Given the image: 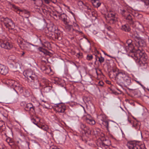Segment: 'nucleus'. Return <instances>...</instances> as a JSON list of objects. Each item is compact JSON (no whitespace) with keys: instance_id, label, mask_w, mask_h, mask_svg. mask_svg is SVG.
<instances>
[{"instance_id":"1","label":"nucleus","mask_w":149,"mask_h":149,"mask_svg":"<svg viewBox=\"0 0 149 149\" xmlns=\"http://www.w3.org/2000/svg\"><path fill=\"white\" fill-rule=\"evenodd\" d=\"M125 45V49L127 52L129 53V55L133 58L140 66H147L146 62L148 57L144 51L138 49L134 52L135 48L132 43V40L130 39L127 40Z\"/></svg>"},{"instance_id":"2","label":"nucleus","mask_w":149,"mask_h":149,"mask_svg":"<svg viewBox=\"0 0 149 149\" xmlns=\"http://www.w3.org/2000/svg\"><path fill=\"white\" fill-rule=\"evenodd\" d=\"M115 79L117 84L121 86H124L127 87L131 84V77L123 71L118 70L116 74Z\"/></svg>"},{"instance_id":"3","label":"nucleus","mask_w":149,"mask_h":149,"mask_svg":"<svg viewBox=\"0 0 149 149\" xmlns=\"http://www.w3.org/2000/svg\"><path fill=\"white\" fill-rule=\"evenodd\" d=\"M60 19L63 21L65 29L67 31L70 32L77 33L78 31L74 29L70 20L67 18L66 15L63 13L60 15Z\"/></svg>"},{"instance_id":"4","label":"nucleus","mask_w":149,"mask_h":149,"mask_svg":"<svg viewBox=\"0 0 149 149\" xmlns=\"http://www.w3.org/2000/svg\"><path fill=\"white\" fill-rule=\"evenodd\" d=\"M23 73L24 76L27 78L29 82H36V84L33 85L35 88H37V86L39 82L37 79V77L34 72L31 69H27L25 70Z\"/></svg>"},{"instance_id":"5","label":"nucleus","mask_w":149,"mask_h":149,"mask_svg":"<svg viewBox=\"0 0 149 149\" xmlns=\"http://www.w3.org/2000/svg\"><path fill=\"white\" fill-rule=\"evenodd\" d=\"M103 123L108 131H109V128L113 131L116 130L118 127V125L113 121H105L103 122Z\"/></svg>"},{"instance_id":"6","label":"nucleus","mask_w":149,"mask_h":149,"mask_svg":"<svg viewBox=\"0 0 149 149\" xmlns=\"http://www.w3.org/2000/svg\"><path fill=\"white\" fill-rule=\"evenodd\" d=\"M1 21L3 22L5 26L9 29H13L15 27V25L13 20L8 17H2Z\"/></svg>"},{"instance_id":"7","label":"nucleus","mask_w":149,"mask_h":149,"mask_svg":"<svg viewBox=\"0 0 149 149\" xmlns=\"http://www.w3.org/2000/svg\"><path fill=\"white\" fill-rule=\"evenodd\" d=\"M127 146L129 149H143L144 148V145L133 141L128 142Z\"/></svg>"},{"instance_id":"8","label":"nucleus","mask_w":149,"mask_h":149,"mask_svg":"<svg viewBox=\"0 0 149 149\" xmlns=\"http://www.w3.org/2000/svg\"><path fill=\"white\" fill-rule=\"evenodd\" d=\"M0 46L2 48L9 50L13 47V45L9 41L0 39Z\"/></svg>"},{"instance_id":"9","label":"nucleus","mask_w":149,"mask_h":149,"mask_svg":"<svg viewBox=\"0 0 149 149\" xmlns=\"http://www.w3.org/2000/svg\"><path fill=\"white\" fill-rule=\"evenodd\" d=\"M84 121L91 125H93L95 124V122L93 118L89 114H87L84 115L83 118Z\"/></svg>"},{"instance_id":"10","label":"nucleus","mask_w":149,"mask_h":149,"mask_svg":"<svg viewBox=\"0 0 149 149\" xmlns=\"http://www.w3.org/2000/svg\"><path fill=\"white\" fill-rule=\"evenodd\" d=\"M65 107L63 103H58L56 104L55 109L57 112L59 113H63L65 110Z\"/></svg>"},{"instance_id":"11","label":"nucleus","mask_w":149,"mask_h":149,"mask_svg":"<svg viewBox=\"0 0 149 149\" xmlns=\"http://www.w3.org/2000/svg\"><path fill=\"white\" fill-rule=\"evenodd\" d=\"M45 62L44 61H42V65L41 66V70L45 73L49 74L51 72V68L47 67L45 65Z\"/></svg>"},{"instance_id":"12","label":"nucleus","mask_w":149,"mask_h":149,"mask_svg":"<svg viewBox=\"0 0 149 149\" xmlns=\"http://www.w3.org/2000/svg\"><path fill=\"white\" fill-rule=\"evenodd\" d=\"M9 72V68L8 67L3 65L0 64V74L3 75H6Z\"/></svg>"},{"instance_id":"13","label":"nucleus","mask_w":149,"mask_h":149,"mask_svg":"<svg viewBox=\"0 0 149 149\" xmlns=\"http://www.w3.org/2000/svg\"><path fill=\"white\" fill-rule=\"evenodd\" d=\"M127 21L129 23L130 25H132L133 27L134 26V22L133 20V17L132 15L130 14L128 16L125 17Z\"/></svg>"},{"instance_id":"14","label":"nucleus","mask_w":149,"mask_h":149,"mask_svg":"<svg viewBox=\"0 0 149 149\" xmlns=\"http://www.w3.org/2000/svg\"><path fill=\"white\" fill-rule=\"evenodd\" d=\"M79 126L81 130H84L88 134H91V131L90 130L89 128L86 126L85 124L82 123H81L80 124Z\"/></svg>"},{"instance_id":"15","label":"nucleus","mask_w":149,"mask_h":149,"mask_svg":"<svg viewBox=\"0 0 149 149\" xmlns=\"http://www.w3.org/2000/svg\"><path fill=\"white\" fill-rule=\"evenodd\" d=\"M25 109L26 111H30L32 113H33L34 111V107L31 103L26 104L25 107Z\"/></svg>"},{"instance_id":"16","label":"nucleus","mask_w":149,"mask_h":149,"mask_svg":"<svg viewBox=\"0 0 149 149\" xmlns=\"http://www.w3.org/2000/svg\"><path fill=\"white\" fill-rule=\"evenodd\" d=\"M24 44L22 47L24 49L27 50L29 51L31 49V45L34 46V45L29 42H27L26 41H24Z\"/></svg>"},{"instance_id":"17","label":"nucleus","mask_w":149,"mask_h":149,"mask_svg":"<svg viewBox=\"0 0 149 149\" xmlns=\"http://www.w3.org/2000/svg\"><path fill=\"white\" fill-rule=\"evenodd\" d=\"M14 88L15 91H18L21 93H22L23 92L24 89L23 87L21 85L18 83L17 82Z\"/></svg>"},{"instance_id":"18","label":"nucleus","mask_w":149,"mask_h":149,"mask_svg":"<svg viewBox=\"0 0 149 149\" xmlns=\"http://www.w3.org/2000/svg\"><path fill=\"white\" fill-rule=\"evenodd\" d=\"M137 43L140 47H145L146 45V40H145L141 38L139 40Z\"/></svg>"},{"instance_id":"19","label":"nucleus","mask_w":149,"mask_h":149,"mask_svg":"<svg viewBox=\"0 0 149 149\" xmlns=\"http://www.w3.org/2000/svg\"><path fill=\"white\" fill-rule=\"evenodd\" d=\"M98 118L99 119V121L100 120L101 121V123L103 125V122L105 121H109L106 120V117L105 115L103 114H101L100 115H99L97 116Z\"/></svg>"},{"instance_id":"20","label":"nucleus","mask_w":149,"mask_h":149,"mask_svg":"<svg viewBox=\"0 0 149 149\" xmlns=\"http://www.w3.org/2000/svg\"><path fill=\"white\" fill-rule=\"evenodd\" d=\"M7 83L9 84L10 86H12L13 88H14L17 83V82L15 81L13 79H9L7 81Z\"/></svg>"},{"instance_id":"21","label":"nucleus","mask_w":149,"mask_h":149,"mask_svg":"<svg viewBox=\"0 0 149 149\" xmlns=\"http://www.w3.org/2000/svg\"><path fill=\"white\" fill-rule=\"evenodd\" d=\"M20 12L22 13V15L24 16L25 15H26V16H24V17L26 18H28L29 16V12L25 10H21L18 9Z\"/></svg>"},{"instance_id":"22","label":"nucleus","mask_w":149,"mask_h":149,"mask_svg":"<svg viewBox=\"0 0 149 149\" xmlns=\"http://www.w3.org/2000/svg\"><path fill=\"white\" fill-rule=\"evenodd\" d=\"M93 6L95 7H98L101 5V3L98 0H91Z\"/></svg>"},{"instance_id":"23","label":"nucleus","mask_w":149,"mask_h":149,"mask_svg":"<svg viewBox=\"0 0 149 149\" xmlns=\"http://www.w3.org/2000/svg\"><path fill=\"white\" fill-rule=\"evenodd\" d=\"M120 13L123 16L125 17L128 16L130 14L126 9H121Z\"/></svg>"},{"instance_id":"24","label":"nucleus","mask_w":149,"mask_h":149,"mask_svg":"<svg viewBox=\"0 0 149 149\" xmlns=\"http://www.w3.org/2000/svg\"><path fill=\"white\" fill-rule=\"evenodd\" d=\"M102 144L103 146H109L111 144V141L109 140H106L102 142Z\"/></svg>"},{"instance_id":"25","label":"nucleus","mask_w":149,"mask_h":149,"mask_svg":"<svg viewBox=\"0 0 149 149\" xmlns=\"http://www.w3.org/2000/svg\"><path fill=\"white\" fill-rule=\"evenodd\" d=\"M17 42L19 45V46L21 47H22V46L24 45V43H23V39L21 37H19L17 39Z\"/></svg>"},{"instance_id":"26","label":"nucleus","mask_w":149,"mask_h":149,"mask_svg":"<svg viewBox=\"0 0 149 149\" xmlns=\"http://www.w3.org/2000/svg\"><path fill=\"white\" fill-rule=\"evenodd\" d=\"M122 29L126 32H129L130 30V29L129 26L126 25H124L122 26Z\"/></svg>"},{"instance_id":"27","label":"nucleus","mask_w":149,"mask_h":149,"mask_svg":"<svg viewBox=\"0 0 149 149\" xmlns=\"http://www.w3.org/2000/svg\"><path fill=\"white\" fill-rule=\"evenodd\" d=\"M115 15V13H109L107 15V17L108 19L109 18V19H108V20H114Z\"/></svg>"},{"instance_id":"28","label":"nucleus","mask_w":149,"mask_h":149,"mask_svg":"<svg viewBox=\"0 0 149 149\" xmlns=\"http://www.w3.org/2000/svg\"><path fill=\"white\" fill-rule=\"evenodd\" d=\"M52 89V87L48 86L45 87L43 88V91L44 93H48Z\"/></svg>"},{"instance_id":"29","label":"nucleus","mask_w":149,"mask_h":149,"mask_svg":"<svg viewBox=\"0 0 149 149\" xmlns=\"http://www.w3.org/2000/svg\"><path fill=\"white\" fill-rule=\"evenodd\" d=\"M38 127L45 131H47L49 129L47 125H39Z\"/></svg>"},{"instance_id":"30","label":"nucleus","mask_w":149,"mask_h":149,"mask_svg":"<svg viewBox=\"0 0 149 149\" xmlns=\"http://www.w3.org/2000/svg\"><path fill=\"white\" fill-rule=\"evenodd\" d=\"M132 126L136 129L139 130V125L137 122H134Z\"/></svg>"},{"instance_id":"31","label":"nucleus","mask_w":149,"mask_h":149,"mask_svg":"<svg viewBox=\"0 0 149 149\" xmlns=\"http://www.w3.org/2000/svg\"><path fill=\"white\" fill-rule=\"evenodd\" d=\"M6 141L8 143H13V140L10 137L7 138L6 139Z\"/></svg>"},{"instance_id":"32","label":"nucleus","mask_w":149,"mask_h":149,"mask_svg":"<svg viewBox=\"0 0 149 149\" xmlns=\"http://www.w3.org/2000/svg\"><path fill=\"white\" fill-rule=\"evenodd\" d=\"M98 58L99 59L98 61L100 63H102L104 62V58L101 56L100 57H98Z\"/></svg>"},{"instance_id":"33","label":"nucleus","mask_w":149,"mask_h":149,"mask_svg":"<svg viewBox=\"0 0 149 149\" xmlns=\"http://www.w3.org/2000/svg\"><path fill=\"white\" fill-rule=\"evenodd\" d=\"M72 25L75 27L74 29H75L77 30V29H79V26L77 24L76 22H74Z\"/></svg>"},{"instance_id":"34","label":"nucleus","mask_w":149,"mask_h":149,"mask_svg":"<svg viewBox=\"0 0 149 149\" xmlns=\"http://www.w3.org/2000/svg\"><path fill=\"white\" fill-rule=\"evenodd\" d=\"M31 120L32 122L37 126L39 125H38V123L36 122V120L34 118H32Z\"/></svg>"},{"instance_id":"35","label":"nucleus","mask_w":149,"mask_h":149,"mask_svg":"<svg viewBox=\"0 0 149 149\" xmlns=\"http://www.w3.org/2000/svg\"><path fill=\"white\" fill-rule=\"evenodd\" d=\"M93 58V56L92 55H88L87 59L88 60H91Z\"/></svg>"},{"instance_id":"36","label":"nucleus","mask_w":149,"mask_h":149,"mask_svg":"<svg viewBox=\"0 0 149 149\" xmlns=\"http://www.w3.org/2000/svg\"><path fill=\"white\" fill-rule=\"evenodd\" d=\"M4 125V122L2 121H0V129Z\"/></svg>"},{"instance_id":"37","label":"nucleus","mask_w":149,"mask_h":149,"mask_svg":"<svg viewBox=\"0 0 149 149\" xmlns=\"http://www.w3.org/2000/svg\"><path fill=\"white\" fill-rule=\"evenodd\" d=\"M78 4L79 6H81L83 5V3L82 1H80L78 2Z\"/></svg>"},{"instance_id":"38","label":"nucleus","mask_w":149,"mask_h":149,"mask_svg":"<svg viewBox=\"0 0 149 149\" xmlns=\"http://www.w3.org/2000/svg\"><path fill=\"white\" fill-rule=\"evenodd\" d=\"M130 90H131L134 91L135 92H136V93H135V94H136V95L139 92V91L138 89H135V90H134L133 89H130Z\"/></svg>"},{"instance_id":"39","label":"nucleus","mask_w":149,"mask_h":149,"mask_svg":"<svg viewBox=\"0 0 149 149\" xmlns=\"http://www.w3.org/2000/svg\"><path fill=\"white\" fill-rule=\"evenodd\" d=\"M118 70H119L118 69H117L116 68H114V69H113L112 71L113 72H116V73H117L118 72Z\"/></svg>"},{"instance_id":"40","label":"nucleus","mask_w":149,"mask_h":149,"mask_svg":"<svg viewBox=\"0 0 149 149\" xmlns=\"http://www.w3.org/2000/svg\"><path fill=\"white\" fill-rule=\"evenodd\" d=\"M38 50L40 52H43L44 49L41 47H39L38 48Z\"/></svg>"},{"instance_id":"41","label":"nucleus","mask_w":149,"mask_h":149,"mask_svg":"<svg viewBox=\"0 0 149 149\" xmlns=\"http://www.w3.org/2000/svg\"><path fill=\"white\" fill-rule=\"evenodd\" d=\"M92 80V79L91 77H90L89 78L88 80V82H89L90 83H91Z\"/></svg>"},{"instance_id":"42","label":"nucleus","mask_w":149,"mask_h":149,"mask_svg":"<svg viewBox=\"0 0 149 149\" xmlns=\"http://www.w3.org/2000/svg\"><path fill=\"white\" fill-rule=\"evenodd\" d=\"M69 12H70V13L73 16L74 18V19H75V14L72 11H69Z\"/></svg>"},{"instance_id":"43","label":"nucleus","mask_w":149,"mask_h":149,"mask_svg":"<svg viewBox=\"0 0 149 149\" xmlns=\"http://www.w3.org/2000/svg\"><path fill=\"white\" fill-rule=\"evenodd\" d=\"M20 3H23L26 0H17Z\"/></svg>"},{"instance_id":"44","label":"nucleus","mask_w":149,"mask_h":149,"mask_svg":"<svg viewBox=\"0 0 149 149\" xmlns=\"http://www.w3.org/2000/svg\"><path fill=\"white\" fill-rule=\"evenodd\" d=\"M45 3L47 4H49V0H44Z\"/></svg>"},{"instance_id":"45","label":"nucleus","mask_w":149,"mask_h":149,"mask_svg":"<svg viewBox=\"0 0 149 149\" xmlns=\"http://www.w3.org/2000/svg\"><path fill=\"white\" fill-rule=\"evenodd\" d=\"M136 82L138 84L140 85L141 86H142V87L143 86L141 84V83L139 81H136Z\"/></svg>"},{"instance_id":"46","label":"nucleus","mask_w":149,"mask_h":149,"mask_svg":"<svg viewBox=\"0 0 149 149\" xmlns=\"http://www.w3.org/2000/svg\"><path fill=\"white\" fill-rule=\"evenodd\" d=\"M26 143L28 145V147L29 148V144H30L29 143L28 141H26Z\"/></svg>"},{"instance_id":"47","label":"nucleus","mask_w":149,"mask_h":149,"mask_svg":"<svg viewBox=\"0 0 149 149\" xmlns=\"http://www.w3.org/2000/svg\"><path fill=\"white\" fill-rule=\"evenodd\" d=\"M87 8V9L88 10V11L89 12H91V9L90 8H89L88 7Z\"/></svg>"},{"instance_id":"48","label":"nucleus","mask_w":149,"mask_h":149,"mask_svg":"<svg viewBox=\"0 0 149 149\" xmlns=\"http://www.w3.org/2000/svg\"><path fill=\"white\" fill-rule=\"evenodd\" d=\"M81 54H82L81 53H78L77 54V55H78L79 56H81Z\"/></svg>"},{"instance_id":"49","label":"nucleus","mask_w":149,"mask_h":149,"mask_svg":"<svg viewBox=\"0 0 149 149\" xmlns=\"http://www.w3.org/2000/svg\"><path fill=\"white\" fill-rule=\"evenodd\" d=\"M64 5L65 6H66L67 8H68V9L70 10V8L69 7L67 6H66L65 5Z\"/></svg>"},{"instance_id":"50","label":"nucleus","mask_w":149,"mask_h":149,"mask_svg":"<svg viewBox=\"0 0 149 149\" xmlns=\"http://www.w3.org/2000/svg\"><path fill=\"white\" fill-rule=\"evenodd\" d=\"M104 54L105 55H107V56H109L110 57H111V56H110L109 55L107 54L106 53H105L104 52Z\"/></svg>"},{"instance_id":"51","label":"nucleus","mask_w":149,"mask_h":149,"mask_svg":"<svg viewBox=\"0 0 149 149\" xmlns=\"http://www.w3.org/2000/svg\"><path fill=\"white\" fill-rule=\"evenodd\" d=\"M0 149H6V148L5 147H3L1 148H0Z\"/></svg>"},{"instance_id":"52","label":"nucleus","mask_w":149,"mask_h":149,"mask_svg":"<svg viewBox=\"0 0 149 149\" xmlns=\"http://www.w3.org/2000/svg\"><path fill=\"white\" fill-rule=\"evenodd\" d=\"M24 54H25V53H24V52H22V56H23L24 55Z\"/></svg>"},{"instance_id":"53","label":"nucleus","mask_w":149,"mask_h":149,"mask_svg":"<svg viewBox=\"0 0 149 149\" xmlns=\"http://www.w3.org/2000/svg\"><path fill=\"white\" fill-rule=\"evenodd\" d=\"M102 84H100V85L102 86L103 85V82H102Z\"/></svg>"},{"instance_id":"54","label":"nucleus","mask_w":149,"mask_h":149,"mask_svg":"<svg viewBox=\"0 0 149 149\" xmlns=\"http://www.w3.org/2000/svg\"><path fill=\"white\" fill-rule=\"evenodd\" d=\"M54 31V29H52V31Z\"/></svg>"},{"instance_id":"55","label":"nucleus","mask_w":149,"mask_h":149,"mask_svg":"<svg viewBox=\"0 0 149 149\" xmlns=\"http://www.w3.org/2000/svg\"><path fill=\"white\" fill-rule=\"evenodd\" d=\"M59 35H60V33H59V34H58V36Z\"/></svg>"},{"instance_id":"56","label":"nucleus","mask_w":149,"mask_h":149,"mask_svg":"<svg viewBox=\"0 0 149 149\" xmlns=\"http://www.w3.org/2000/svg\"><path fill=\"white\" fill-rule=\"evenodd\" d=\"M45 102V103H46V102L45 101V102Z\"/></svg>"},{"instance_id":"57","label":"nucleus","mask_w":149,"mask_h":149,"mask_svg":"<svg viewBox=\"0 0 149 149\" xmlns=\"http://www.w3.org/2000/svg\"><path fill=\"white\" fill-rule=\"evenodd\" d=\"M58 38H59V36H58V37L57 38L58 39Z\"/></svg>"},{"instance_id":"58","label":"nucleus","mask_w":149,"mask_h":149,"mask_svg":"<svg viewBox=\"0 0 149 149\" xmlns=\"http://www.w3.org/2000/svg\"><path fill=\"white\" fill-rule=\"evenodd\" d=\"M129 121L130 123H131V121Z\"/></svg>"},{"instance_id":"59","label":"nucleus","mask_w":149,"mask_h":149,"mask_svg":"<svg viewBox=\"0 0 149 149\" xmlns=\"http://www.w3.org/2000/svg\"><path fill=\"white\" fill-rule=\"evenodd\" d=\"M42 102H44V101H42Z\"/></svg>"},{"instance_id":"60","label":"nucleus","mask_w":149,"mask_h":149,"mask_svg":"<svg viewBox=\"0 0 149 149\" xmlns=\"http://www.w3.org/2000/svg\"><path fill=\"white\" fill-rule=\"evenodd\" d=\"M97 149H99V148H97Z\"/></svg>"}]
</instances>
